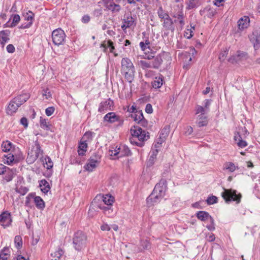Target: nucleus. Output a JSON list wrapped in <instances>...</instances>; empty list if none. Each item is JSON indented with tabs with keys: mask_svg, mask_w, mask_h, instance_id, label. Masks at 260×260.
Segmentation results:
<instances>
[{
	"mask_svg": "<svg viewBox=\"0 0 260 260\" xmlns=\"http://www.w3.org/2000/svg\"><path fill=\"white\" fill-rule=\"evenodd\" d=\"M5 176L4 179L7 181L9 182L11 181L13 178L14 172L12 170H10V168H8V171L6 172Z\"/></svg>",
	"mask_w": 260,
	"mask_h": 260,
	"instance_id": "37998d69",
	"label": "nucleus"
},
{
	"mask_svg": "<svg viewBox=\"0 0 260 260\" xmlns=\"http://www.w3.org/2000/svg\"><path fill=\"white\" fill-rule=\"evenodd\" d=\"M236 169H239V167L232 162L227 161L223 165V170L228 172L233 173Z\"/></svg>",
	"mask_w": 260,
	"mask_h": 260,
	"instance_id": "a878e982",
	"label": "nucleus"
},
{
	"mask_svg": "<svg viewBox=\"0 0 260 260\" xmlns=\"http://www.w3.org/2000/svg\"><path fill=\"white\" fill-rule=\"evenodd\" d=\"M136 25L135 19L130 14H125L124 19L122 20V24L121 28L123 30L126 29L127 28L131 27Z\"/></svg>",
	"mask_w": 260,
	"mask_h": 260,
	"instance_id": "9d476101",
	"label": "nucleus"
},
{
	"mask_svg": "<svg viewBox=\"0 0 260 260\" xmlns=\"http://www.w3.org/2000/svg\"><path fill=\"white\" fill-rule=\"evenodd\" d=\"M132 116L136 122H137L138 123L141 124L142 126L145 127L147 125L148 122L144 118L142 111H137L136 113L132 115Z\"/></svg>",
	"mask_w": 260,
	"mask_h": 260,
	"instance_id": "dca6fc26",
	"label": "nucleus"
},
{
	"mask_svg": "<svg viewBox=\"0 0 260 260\" xmlns=\"http://www.w3.org/2000/svg\"><path fill=\"white\" fill-rule=\"evenodd\" d=\"M101 229L103 231H109L110 230L111 228L108 224H104L101 226Z\"/></svg>",
	"mask_w": 260,
	"mask_h": 260,
	"instance_id": "774afa93",
	"label": "nucleus"
},
{
	"mask_svg": "<svg viewBox=\"0 0 260 260\" xmlns=\"http://www.w3.org/2000/svg\"><path fill=\"white\" fill-rule=\"evenodd\" d=\"M66 35L61 28L54 30L52 32V40L53 44L56 46L62 45L64 42Z\"/></svg>",
	"mask_w": 260,
	"mask_h": 260,
	"instance_id": "0eeeda50",
	"label": "nucleus"
},
{
	"mask_svg": "<svg viewBox=\"0 0 260 260\" xmlns=\"http://www.w3.org/2000/svg\"><path fill=\"white\" fill-rule=\"evenodd\" d=\"M139 45L141 50L143 51H147V49L150 50V46H146L143 42H140Z\"/></svg>",
	"mask_w": 260,
	"mask_h": 260,
	"instance_id": "680f3d73",
	"label": "nucleus"
},
{
	"mask_svg": "<svg viewBox=\"0 0 260 260\" xmlns=\"http://www.w3.org/2000/svg\"><path fill=\"white\" fill-rule=\"evenodd\" d=\"M162 197H159V195L154 191H152L151 194L147 198V204L148 206H153L154 204L158 203Z\"/></svg>",
	"mask_w": 260,
	"mask_h": 260,
	"instance_id": "f3484780",
	"label": "nucleus"
},
{
	"mask_svg": "<svg viewBox=\"0 0 260 260\" xmlns=\"http://www.w3.org/2000/svg\"><path fill=\"white\" fill-rule=\"evenodd\" d=\"M30 152L32 153L34 156L36 155V157L39 158V156L42 154L43 150L41 149V146L38 142H36L35 146L31 150Z\"/></svg>",
	"mask_w": 260,
	"mask_h": 260,
	"instance_id": "2f4dec72",
	"label": "nucleus"
},
{
	"mask_svg": "<svg viewBox=\"0 0 260 260\" xmlns=\"http://www.w3.org/2000/svg\"><path fill=\"white\" fill-rule=\"evenodd\" d=\"M29 98L28 93L20 94L12 100L7 109V113L9 115H12L15 113L18 108Z\"/></svg>",
	"mask_w": 260,
	"mask_h": 260,
	"instance_id": "7ed1b4c3",
	"label": "nucleus"
},
{
	"mask_svg": "<svg viewBox=\"0 0 260 260\" xmlns=\"http://www.w3.org/2000/svg\"><path fill=\"white\" fill-rule=\"evenodd\" d=\"M234 139L239 147L244 148L246 147L248 145L245 141L242 139V137L239 133L235 134Z\"/></svg>",
	"mask_w": 260,
	"mask_h": 260,
	"instance_id": "b1692460",
	"label": "nucleus"
},
{
	"mask_svg": "<svg viewBox=\"0 0 260 260\" xmlns=\"http://www.w3.org/2000/svg\"><path fill=\"white\" fill-rule=\"evenodd\" d=\"M194 0H188V3L187 4V8L188 9H191L194 8L196 5L194 3Z\"/></svg>",
	"mask_w": 260,
	"mask_h": 260,
	"instance_id": "e2e57ef3",
	"label": "nucleus"
},
{
	"mask_svg": "<svg viewBox=\"0 0 260 260\" xmlns=\"http://www.w3.org/2000/svg\"><path fill=\"white\" fill-rule=\"evenodd\" d=\"M39 186L41 191L44 193H47L50 189V185L45 179H42L40 181Z\"/></svg>",
	"mask_w": 260,
	"mask_h": 260,
	"instance_id": "c756f323",
	"label": "nucleus"
},
{
	"mask_svg": "<svg viewBox=\"0 0 260 260\" xmlns=\"http://www.w3.org/2000/svg\"><path fill=\"white\" fill-rule=\"evenodd\" d=\"M99 163H96L95 162L92 161L91 159H89L88 162L85 165L84 168L86 171L91 172L94 169Z\"/></svg>",
	"mask_w": 260,
	"mask_h": 260,
	"instance_id": "e433bc0d",
	"label": "nucleus"
},
{
	"mask_svg": "<svg viewBox=\"0 0 260 260\" xmlns=\"http://www.w3.org/2000/svg\"><path fill=\"white\" fill-rule=\"evenodd\" d=\"M211 100L209 99H206L204 101V108L206 109V110L208 112L209 111V107L211 105Z\"/></svg>",
	"mask_w": 260,
	"mask_h": 260,
	"instance_id": "13d9d810",
	"label": "nucleus"
},
{
	"mask_svg": "<svg viewBox=\"0 0 260 260\" xmlns=\"http://www.w3.org/2000/svg\"><path fill=\"white\" fill-rule=\"evenodd\" d=\"M54 112V108L53 107H49L45 110V113L47 116H50Z\"/></svg>",
	"mask_w": 260,
	"mask_h": 260,
	"instance_id": "4d7b16f0",
	"label": "nucleus"
},
{
	"mask_svg": "<svg viewBox=\"0 0 260 260\" xmlns=\"http://www.w3.org/2000/svg\"><path fill=\"white\" fill-rule=\"evenodd\" d=\"M63 251L62 249L58 248L57 250L51 253V260H59L60 257L63 255Z\"/></svg>",
	"mask_w": 260,
	"mask_h": 260,
	"instance_id": "58836bf2",
	"label": "nucleus"
},
{
	"mask_svg": "<svg viewBox=\"0 0 260 260\" xmlns=\"http://www.w3.org/2000/svg\"><path fill=\"white\" fill-rule=\"evenodd\" d=\"M37 159V158L36 157V155L34 156V155L30 152L28 153V156L26 158V161L28 164H31L34 162Z\"/></svg>",
	"mask_w": 260,
	"mask_h": 260,
	"instance_id": "3c124183",
	"label": "nucleus"
},
{
	"mask_svg": "<svg viewBox=\"0 0 260 260\" xmlns=\"http://www.w3.org/2000/svg\"><path fill=\"white\" fill-rule=\"evenodd\" d=\"M119 120V117L114 112H109L104 117V121L110 123H114Z\"/></svg>",
	"mask_w": 260,
	"mask_h": 260,
	"instance_id": "6ab92c4d",
	"label": "nucleus"
},
{
	"mask_svg": "<svg viewBox=\"0 0 260 260\" xmlns=\"http://www.w3.org/2000/svg\"><path fill=\"white\" fill-rule=\"evenodd\" d=\"M208 117L205 115H199L196 123L199 127L206 126L208 124Z\"/></svg>",
	"mask_w": 260,
	"mask_h": 260,
	"instance_id": "393cba45",
	"label": "nucleus"
},
{
	"mask_svg": "<svg viewBox=\"0 0 260 260\" xmlns=\"http://www.w3.org/2000/svg\"><path fill=\"white\" fill-rule=\"evenodd\" d=\"M247 57V54L242 51H237L235 55H233L229 59V61L231 62H237L241 60L245 59Z\"/></svg>",
	"mask_w": 260,
	"mask_h": 260,
	"instance_id": "a211bd4d",
	"label": "nucleus"
},
{
	"mask_svg": "<svg viewBox=\"0 0 260 260\" xmlns=\"http://www.w3.org/2000/svg\"><path fill=\"white\" fill-rule=\"evenodd\" d=\"M40 126L42 128L46 131H50L51 125L47 121L46 119L41 117L40 119Z\"/></svg>",
	"mask_w": 260,
	"mask_h": 260,
	"instance_id": "c9c22d12",
	"label": "nucleus"
},
{
	"mask_svg": "<svg viewBox=\"0 0 260 260\" xmlns=\"http://www.w3.org/2000/svg\"><path fill=\"white\" fill-rule=\"evenodd\" d=\"M140 64L143 70L152 68L151 61L141 60L140 61Z\"/></svg>",
	"mask_w": 260,
	"mask_h": 260,
	"instance_id": "09e8293b",
	"label": "nucleus"
},
{
	"mask_svg": "<svg viewBox=\"0 0 260 260\" xmlns=\"http://www.w3.org/2000/svg\"><path fill=\"white\" fill-rule=\"evenodd\" d=\"M208 205H212L217 202V198L214 196H211L208 198L206 200Z\"/></svg>",
	"mask_w": 260,
	"mask_h": 260,
	"instance_id": "5fc2aeb1",
	"label": "nucleus"
},
{
	"mask_svg": "<svg viewBox=\"0 0 260 260\" xmlns=\"http://www.w3.org/2000/svg\"><path fill=\"white\" fill-rule=\"evenodd\" d=\"M221 195L226 203L235 201L237 204H239L242 197L241 194L238 193L237 190L232 189H224V191L221 193Z\"/></svg>",
	"mask_w": 260,
	"mask_h": 260,
	"instance_id": "39448f33",
	"label": "nucleus"
},
{
	"mask_svg": "<svg viewBox=\"0 0 260 260\" xmlns=\"http://www.w3.org/2000/svg\"><path fill=\"white\" fill-rule=\"evenodd\" d=\"M12 147V144L9 141L4 142L2 145L3 151L5 152L9 151Z\"/></svg>",
	"mask_w": 260,
	"mask_h": 260,
	"instance_id": "a18cd8bd",
	"label": "nucleus"
},
{
	"mask_svg": "<svg viewBox=\"0 0 260 260\" xmlns=\"http://www.w3.org/2000/svg\"><path fill=\"white\" fill-rule=\"evenodd\" d=\"M34 202L38 209L42 210L45 208V202L40 197H35L34 198Z\"/></svg>",
	"mask_w": 260,
	"mask_h": 260,
	"instance_id": "72a5a7b5",
	"label": "nucleus"
},
{
	"mask_svg": "<svg viewBox=\"0 0 260 260\" xmlns=\"http://www.w3.org/2000/svg\"><path fill=\"white\" fill-rule=\"evenodd\" d=\"M164 23L162 24L163 27L167 30L173 31L174 30V26H173V22L172 19L170 16L166 17L164 19Z\"/></svg>",
	"mask_w": 260,
	"mask_h": 260,
	"instance_id": "4be33fe9",
	"label": "nucleus"
},
{
	"mask_svg": "<svg viewBox=\"0 0 260 260\" xmlns=\"http://www.w3.org/2000/svg\"><path fill=\"white\" fill-rule=\"evenodd\" d=\"M109 152L111 156H117V157L129 156L132 154L129 148L125 145H121L118 147L116 146L114 149L110 150Z\"/></svg>",
	"mask_w": 260,
	"mask_h": 260,
	"instance_id": "423d86ee",
	"label": "nucleus"
},
{
	"mask_svg": "<svg viewBox=\"0 0 260 260\" xmlns=\"http://www.w3.org/2000/svg\"><path fill=\"white\" fill-rule=\"evenodd\" d=\"M101 47L103 48V51L106 52L109 48L110 52H114L115 49L113 43L111 40L104 41L101 45Z\"/></svg>",
	"mask_w": 260,
	"mask_h": 260,
	"instance_id": "412c9836",
	"label": "nucleus"
},
{
	"mask_svg": "<svg viewBox=\"0 0 260 260\" xmlns=\"http://www.w3.org/2000/svg\"><path fill=\"white\" fill-rule=\"evenodd\" d=\"M167 189V181L165 179H161L159 183L156 184L153 191L159 195V197H164Z\"/></svg>",
	"mask_w": 260,
	"mask_h": 260,
	"instance_id": "9b49d317",
	"label": "nucleus"
},
{
	"mask_svg": "<svg viewBox=\"0 0 260 260\" xmlns=\"http://www.w3.org/2000/svg\"><path fill=\"white\" fill-rule=\"evenodd\" d=\"M121 73L129 83H132L134 79L135 70L131 60L127 57L123 58L121 61Z\"/></svg>",
	"mask_w": 260,
	"mask_h": 260,
	"instance_id": "f03ea898",
	"label": "nucleus"
},
{
	"mask_svg": "<svg viewBox=\"0 0 260 260\" xmlns=\"http://www.w3.org/2000/svg\"><path fill=\"white\" fill-rule=\"evenodd\" d=\"M157 13L159 18H160L161 20L164 19L166 17L169 16L168 13L163 9L161 6L159 7Z\"/></svg>",
	"mask_w": 260,
	"mask_h": 260,
	"instance_id": "ea45409f",
	"label": "nucleus"
},
{
	"mask_svg": "<svg viewBox=\"0 0 260 260\" xmlns=\"http://www.w3.org/2000/svg\"><path fill=\"white\" fill-rule=\"evenodd\" d=\"M209 215L207 212L204 211H198L196 214L197 218L203 221H206Z\"/></svg>",
	"mask_w": 260,
	"mask_h": 260,
	"instance_id": "4c0bfd02",
	"label": "nucleus"
},
{
	"mask_svg": "<svg viewBox=\"0 0 260 260\" xmlns=\"http://www.w3.org/2000/svg\"><path fill=\"white\" fill-rule=\"evenodd\" d=\"M8 52L12 53L15 51V47L12 44H9L6 48Z\"/></svg>",
	"mask_w": 260,
	"mask_h": 260,
	"instance_id": "0e129e2a",
	"label": "nucleus"
},
{
	"mask_svg": "<svg viewBox=\"0 0 260 260\" xmlns=\"http://www.w3.org/2000/svg\"><path fill=\"white\" fill-rule=\"evenodd\" d=\"M14 160V155L11 153L8 154L7 155L5 156V158H4V162L7 165H11Z\"/></svg>",
	"mask_w": 260,
	"mask_h": 260,
	"instance_id": "c03bdc74",
	"label": "nucleus"
},
{
	"mask_svg": "<svg viewBox=\"0 0 260 260\" xmlns=\"http://www.w3.org/2000/svg\"><path fill=\"white\" fill-rule=\"evenodd\" d=\"M162 55L159 54L155 57L153 60L151 61L152 68L158 69L160 66L162 62Z\"/></svg>",
	"mask_w": 260,
	"mask_h": 260,
	"instance_id": "bb28decb",
	"label": "nucleus"
},
{
	"mask_svg": "<svg viewBox=\"0 0 260 260\" xmlns=\"http://www.w3.org/2000/svg\"><path fill=\"white\" fill-rule=\"evenodd\" d=\"M92 161L95 162L96 163H100L101 161V155L98 153H94L90 157Z\"/></svg>",
	"mask_w": 260,
	"mask_h": 260,
	"instance_id": "6e6d98bb",
	"label": "nucleus"
},
{
	"mask_svg": "<svg viewBox=\"0 0 260 260\" xmlns=\"http://www.w3.org/2000/svg\"><path fill=\"white\" fill-rule=\"evenodd\" d=\"M250 22L249 18L248 16H244L238 21V28L240 30L247 28Z\"/></svg>",
	"mask_w": 260,
	"mask_h": 260,
	"instance_id": "aec40b11",
	"label": "nucleus"
},
{
	"mask_svg": "<svg viewBox=\"0 0 260 260\" xmlns=\"http://www.w3.org/2000/svg\"><path fill=\"white\" fill-rule=\"evenodd\" d=\"M20 123L23 125L24 127H27L28 126V121L26 118L22 117L20 119Z\"/></svg>",
	"mask_w": 260,
	"mask_h": 260,
	"instance_id": "69168bd1",
	"label": "nucleus"
},
{
	"mask_svg": "<svg viewBox=\"0 0 260 260\" xmlns=\"http://www.w3.org/2000/svg\"><path fill=\"white\" fill-rule=\"evenodd\" d=\"M145 112L148 114H151L153 112L152 106L150 104L146 105Z\"/></svg>",
	"mask_w": 260,
	"mask_h": 260,
	"instance_id": "052dcab7",
	"label": "nucleus"
},
{
	"mask_svg": "<svg viewBox=\"0 0 260 260\" xmlns=\"http://www.w3.org/2000/svg\"><path fill=\"white\" fill-rule=\"evenodd\" d=\"M208 112L203 106L197 105L196 107V114H200V115H205Z\"/></svg>",
	"mask_w": 260,
	"mask_h": 260,
	"instance_id": "8fccbe9b",
	"label": "nucleus"
},
{
	"mask_svg": "<svg viewBox=\"0 0 260 260\" xmlns=\"http://www.w3.org/2000/svg\"><path fill=\"white\" fill-rule=\"evenodd\" d=\"M12 222L11 214L8 211L3 212L0 215V224L5 228L9 226Z\"/></svg>",
	"mask_w": 260,
	"mask_h": 260,
	"instance_id": "ddd939ff",
	"label": "nucleus"
},
{
	"mask_svg": "<svg viewBox=\"0 0 260 260\" xmlns=\"http://www.w3.org/2000/svg\"><path fill=\"white\" fill-rule=\"evenodd\" d=\"M132 137L129 138L131 144L139 147L144 145V142L149 138L148 132L138 126H134L131 129Z\"/></svg>",
	"mask_w": 260,
	"mask_h": 260,
	"instance_id": "f257e3e1",
	"label": "nucleus"
},
{
	"mask_svg": "<svg viewBox=\"0 0 260 260\" xmlns=\"http://www.w3.org/2000/svg\"><path fill=\"white\" fill-rule=\"evenodd\" d=\"M41 159L44 167L47 169L49 170L52 168L53 163L49 156H46L44 158H42Z\"/></svg>",
	"mask_w": 260,
	"mask_h": 260,
	"instance_id": "f704fd0d",
	"label": "nucleus"
},
{
	"mask_svg": "<svg viewBox=\"0 0 260 260\" xmlns=\"http://www.w3.org/2000/svg\"><path fill=\"white\" fill-rule=\"evenodd\" d=\"M115 0H104V6L106 8L112 13H117L121 10V6L115 4Z\"/></svg>",
	"mask_w": 260,
	"mask_h": 260,
	"instance_id": "f8f14e48",
	"label": "nucleus"
},
{
	"mask_svg": "<svg viewBox=\"0 0 260 260\" xmlns=\"http://www.w3.org/2000/svg\"><path fill=\"white\" fill-rule=\"evenodd\" d=\"M190 28H187L184 32V36L187 39H190L193 35V31L194 30V25L190 24Z\"/></svg>",
	"mask_w": 260,
	"mask_h": 260,
	"instance_id": "79ce46f5",
	"label": "nucleus"
},
{
	"mask_svg": "<svg viewBox=\"0 0 260 260\" xmlns=\"http://www.w3.org/2000/svg\"><path fill=\"white\" fill-rule=\"evenodd\" d=\"M25 19L27 21H28L29 22H31V24H32V21L34 18V14L30 11H29L28 12L26 13L24 16Z\"/></svg>",
	"mask_w": 260,
	"mask_h": 260,
	"instance_id": "603ef678",
	"label": "nucleus"
},
{
	"mask_svg": "<svg viewBox=\"0 0 260 260\" xmlns=\"http://www.w3.org/2000/svg\"><path fill=\"white\" fill-rule=\"evenodd\" d=\"M164 77L162 75H160L158 77H156L153 81L152 82V86L154 88H160L164 82Z\"/></svg>",
	"mask_w": 260,
	"mask_h": 260,
	"instance_id": "c85d7f7f",
	"label": "nucleus"
},
{
	"mask_svg": "<svg viewBox=\"0 0 260 260\" xmlns=\"http://www.w3.org/2000/svg\"><path fill=\"white\" fill-rule=\"evenodd\" d=\"M158 152V149L154 148H152L151 152H150V155L149 157V159L147 160V165L148 167H151L152 166L156 159V156L157 155V153Z\"/></svg>",
	"mask_w": 260,
	"mask_h": 260,
	"instance_id": "5701e85b",
	"label": "nucleus"
},
{
	"mask_svg": "<svg viewBox=\"0 0 260 260\" xmlns=\"http://www.w3.org/2000/svg\"><path fill=\"white\" fill-rule=\"evenodd\" d=\"M8 167L0 164V175L5 174V172L8 171Z\"/></svg>",
	"mask_w": 260,
	"mask_h": 260,
	"instance_id": "bf43d9fd",
	"label": "nucleus"
},
{
	"mask_svg": "<svg viewBox=\"0 0 260 260\" xmlns=\"http://www.w3.org/2000/svg\"><path fill=\"white\" fill-rule=\"evenodd\" d=\"M87 237L84 233L80 231L75 233L73 239L74 247L77 251L83 249L86 244Z\"/></svg>",
	"mask_w": 260,
	"mask_h": 260,
	"instance_id": "20e7f679",
	"label": "nucleus"
},
{
	"mask_svg": "<svg viewBox=\"0 0 260 260\" xmlns=\"http://www.w3.org/2000/svg\"><path fill=\"white\" fill-rule=\"evenodd\" d=\"M193 132V128L190 126H188L186 127V131L185 134L187 136L190 135Z\"/></svg>",
	"mask_w": 260,
	"mask_h": 260,
	"instance_id": "338daca9",
	"label": "nucleus"
},
{
	"mask_svg": "<svg viewBox=\"0 0 260 260\" xmlns=\"http://www.w3.org/2000/svg\"><path fill=\"white\" fill-rule=\"evenodd\" d=\"M250 42L253 44L254 48L257 49L260 47V32L257 30L254 31L249 36Z\"/></svg>",
	"mask_w": 260,
	"mask_h": 260,
	"instance_id": "2eb2a0df",
	"label": "nucleus"
},
{
	"mask_svg": "<svg viewBox=\"0 0 260 260\" xmlns=\"http://www.w3.org/2000/svg\"><path fill=\"white\" fill-rule=\"evenodd\" d=\"M92 134L91 133H86L83 138V142H80L79 145V149L78 150L79 155H84L87 151V144L86 142L91 140Z\"/></svg>",
	"mask_w": 260,
	"mask_h": 260,
	"instance_id": "1a4fd4ad",
	"label": "nucleus"
},
{
	"mask_svg": "<svg viewBox=\"0 0 260 260\" xmlns=\"http://www.w3.org/2000/svg\"><path fill=\"white\" fill-rule=\"evenodd\" d=\"M113 198L111 196L108 194H105V196H101L100 194L97 195L95 198L93 199L92 202V205L94 207L97 206V205H99L98 202L101 201V202L104 203L103 205H106L107 206H111L113 203Z\"/></svg>",
	"mask_w": 260,
	"mask_h": 260,
	"instance_id": "6e6552de",
	"label": "nucleus"
},
{
	"mask_svg": "<svg viewBox=\"0 0 260 260\" xmlns=\"http://www.w3.org/2000/svg\"><path fill=\"white\" fill-rule=\"evenodd\" d=\"M113 106V102L110 99L105 101L102 102L99 105L98 111L101 113H105L108 110H111Z\"/></svg>",
	"mask_w": 260,
	"mask_h": 260,
	"instance_id": "4468645a",
	"label": "nucleus"
},
{
	"mask_svg": "<svg viewBox=\"0 0 260 260\" xmlns=\"http://www.w3.org/2000/svg\"><path fill=\"white\" fill-rule=\"evenodd\" d=\"M10 249L9 247H4L0 251V260H7L10 256Z\"/></svg>",
	"mask_w": 260,
	"mask_h": 260,
	"instance_id": "7c9ffc66",
	"label": "nucleus"
},
{
	"mask_svg": "<svg viewBox=\"0 0 260 260\" xmlns=\"http://www.w3.org/2000/svg\"><path fill=\"white\" fill-rule=\"evenodd\" d=\"M169 127L166 126L160 132L159 139L164 141L169 133Z\"/></svg>",
	"mask_w": 260,
	"mask_h": 260,
	"instance_id": "a19ab883",
	"label": "nucleus"
},
{
	"mask_svg": "<svg viewBox=\"0 0 260 260\" xmlns=\"http://www.w3.org/2000/svg\"><path fill=\"white\" fill-rule=\"evenodd\" d=\"M14 243L17 249H19L22 247V240L20 236H16L14 238Z\"/></svg>",
	"mask_w": 260,
	"mask_h": 260,
	"instance_id": "de8ad7c7",
	"label": "nucleus"
},
{
	"mask_svg": "<svg viewBox=\"0 0 260 260\" xmlns=\"http://www.w3.org/2000/svg\"><path fill=\"white\" fill-rule=\"evenodd\" d=\"M97 207L100 209H102L105 214L108 216H111L114 214L113 213V210L111 208V206H105V205H102V204L100 203L99 205H97Z\"/></svg>",
	"mask_w": 260,
	"mask_h": 260,
	"instance_id": "473e14b6",
	"label": "nucleus"
},
{
	"mask_svg": "<svg viewBox=\"0 0 260 260\" xmlns=\"http://www.w3.org/2000/svg\"><path fill=\"white\" fill-rule=\"evenodd\" d=\"M20 17L18 14H15L13 17V21L11 24L10 27H13L15 26L20 21Z\"/></svg>",
	"mask_w": 260,
	"mask_h": 260,
	"instance_id": "864d4df0",
	"label": "nucleus"
},
{
	"mask_svg": "<svg viewBox=\"0 0 260 260\" xmlns=\"http://www.w3.org/2000/svg\"><path fill=\"white\" fill-rule=\"evenodd\" d=\"M9 31L8 30H3L0 31V43L3 46L9 40Z\"/></svg>",
	"mask_w": 260,
	"mask_h": 260,
	"instance_id": "cd10ccee",
	"label": "nucleus"
},
{
	"mask_svg": "<svg viewBox=\"0 0 260 260\" xmlns=\"http://www.w3.org/2000/svg\"><path fill=\"white\" fill-rule=\"evenodd\" d=\"M174 17L176 18L179 22L181 27H183L185 23L183 20V15L182 12H179L174 16Z\"/></svg>",
	"mask_w": 260,
	"mask_h": 260,
	"instance_id": "49530a36",
	"label": "nucleus"
}]
</instances>
